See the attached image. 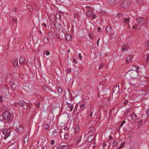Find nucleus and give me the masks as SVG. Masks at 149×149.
Here are the masks:
<instances>
[{
  "instance_id": "nucleus-52",
  "label": "nucleus",
  "mask_w": 149,
  "mask_h": 149,
  "mask_svg": "<svg viewBox=\"0 0 149 149\" xmlns=\"http://www.w3.org/2000/svg\"><path fill=\"white\" fill-rule=\"evenodd\" d=\"M78 56H79V59L80 60H81L82 58V57L81 56V53H79V54Z\"/></svg>"
},
{
  "instance_id": "nucleus-39",
  "label": "nucleus",
  "mask_w": 149,
  "mask_h": 149,
  "mask_svg": "<svg viewBox=\"0 0 149 149\" xmlns=\"http://www.w3.org/2000/svg\"><path fill=\"white\" fill-rule=\"evenodd\" d=\"M92 13V11L91 10H88L86 12V15L88 16H91Z\"/></svg>"
},
{
  "instance_id": "nucleus-47",
  "label": "nucleus",
  "mask_w": 149,
  "mask_h": 149,
  "mask_svg": "<svg viewBox=\"0 0 149 149\" xmlns=\"http://www.w3.org/2000/svg\"><path fill=\"white\" fill-rule=\"evenodd\" d=\"M13 22H16V23H17V18L16 17L13 18Z\"/></svg>"
},
{
  "instance_id": "nucleus-19",
  "label": "nucleus",
  "mask_w": 149,
  "mask_h": 149,
  "mask_svg": "<svg viewBox=\"0 0 149 149\" xmlns=\"http://www.w3.org/2000/svg\"><path fill=\"white\" fill-rule=\"evenodd\" d=\"M133 59V57L132 55H128L127 56L126 60L127 63L128 64L131 62L132 61V60Z\"/></svg>"
},
{
  "instance_id": "nucleus-13",
  "label": "nucleus",
  "mask_w": 149,
  "mask_h": 149,
  "mask_svg": "<svg viewBox=\"0 0 149 149\" xmlns=\"http://www.w3.org/2000/svg\"><path fill=\"white\" fill-rule=\"evenodd\" d=\"M132 109L131 108H128L124 112V115L127 117H129L131 116L130 112Z\"/></svg>"
},
{
  "instance_id": "nucleus-7",
  "label": "nucleus",
  "mask_w": 149,
  "mask_h": 149,
  "mask_svg": "<svg viewBox=\"0 0 149 149\" xmlns=\"http://www.w3.org/2000/svg\"><path fill=\"white\" fill-rule=\"evenodd\" d=\"M54 27L56 29L57 31H59L60 30L62 29L63 26L61 24L59 23H56L54 25Z\"/></svg>"
},
{
  "instance_id": "nucleus-29",
  "label": "nucleus",
  "mask_w": 149,
  "mask_h": 149,
  "mask_svg": "<svg viewBox=\"0 0 149 149\" xmlns=\"http://www.w3.org/2000/svg\"><path fill=\"white\" fill-rule=\"evenodd\" d=\"M43 41L46 44H48L49 43V40L47 37H45L43 38Z\"/></svg>"
},
{
  "instance_id": "nucleus-61",
  "label": "nucleus",
  "mask_w": 149,
  "mask_h": 149,
  "mask_svg": "<svg viewBox=\"0 0 149 149\" xmlns=\"http://www.w3.org/2000/svg\"><path fill=\"white\" fill-rule=\"evenodd\" d=\"M43 26L45 28L47 27V25L45 22H43L42 23Z\"/></svg>"
},
{
  "instance_id": "nucleus-20",
  "label": "nucleus",
  "mask_w": 149,
  "mask_h": 149,
  "mask_svg": "<svg viewBox=\"0 0 149 149\" xmlns=\"http://www.w3.org/2000/svg\"><path fill=\"white\" fill-rule=\"evenodd\" d=\"M118 0H107L108 4L109 5H113L116 3Z\"/></svg>"
},
{
  "instance_id": "nucleus-57",
  "label": "nucleus",
  "mask_w": 149,
  "mask_h": 149,
  "mask_svg": "<svg viewBox=\"0 0 149 149\" xmlns=\"http://www.w3.org/2000/svg\"><path fill=\"white\" fill-rule=\"evenodd\" d=\"M126 122H123L121 123V125H120V127H121Z\"/></svg>"
},
{
  "instance_id": "nucleus-35",
  "label": "nucleus",
  "mask_w": 149,
  "mask_h": 149,
  "mask_svg": "<svg viewBox=\"0 0 149 149\" xmlns=\"http://www.w3.org/2000/svg\"><path fill=\"white\" fill-rule=\"evenodd\" d=\"M40 102L39 101H36L35 103V105L37 107V109H39L40 107Z\"/></svg>"
},
{
  "instance_id": "nucleus-18",
  "label": "nucleus",
  "mask_w": 149,
  "mask_h": 149,
  "mask_svg": "<svg viewBox=\"0 0 149 149\" xmlns=\"http://www.w3.org/2000/svg\"><path fill=\"white\" fill-rule=\"evenodd\" d=\"M144 19L143 17H139L136 19V22L138 23L141 25L144 21Z\"/></svg>"
},
{
  "instance_id": "nucleus-58",
  "label": "nucleus",
  "mask_w": 149,
  "mask_h": 149,
  "mask_svg": "<svg viewBox=\"0 0 149 149\" xmlns=\"http://www.w3.org/2000/svg\"><path fill=\"white\" fill-rule=\"evenodd\" d=\"M73 61L76 64H77L78 62V61L76 60L75 58H73Z\"/></svg>"
},
{
  "instance_id": "nucleus-1",
  "label": "nucleus",
  "mask_w": 149,
  "mask_h": 149,
  "mask_svg": "<svg viewBox=\"0 0 149 149\" xmlns=\"http://www.w3.org/2000/svg\"><path fill=\"white\" fill-rule=\"evenodd\" d=\"M10 84L14 89L18 88L19 86L18 81L15 78H12L10 79Z\"/></svg>"
},
{
  "instance_id": "nucleus-9",
  "label": "nucleus",
  "mask_w": 149,
  "mask_h": 149,
  "mask_svg": "<svg viewBox=\"0 0 149 149\" xmlns=\"http://www.w3.org/2000/svg\"><path fill=\"white\" fill-rule=\"evenodd\" d=\"M3 134L4 135V139H5L10 136V132L9 130H4L3 131Z\"/></svg>"
},
{
  "instance_id": "nucleus-56",
  "label": "nucleus",
  "mask_w": 149,
  "mask_h": 149,
  "mask_svg": "<svg viewBox=\"0 0 149 149\" xmlns=\"http://www.w3.org/2000/svg\"><path fill=\"white\" fill-rule=\"evenodd\" d=\"M97 30L98 32H101L102 31L101 28L100 27L97 29Z\"/></svg>"
},
{
  "instance_id": "nucleus-41",
  "label": "nucleus",
  "mask_w": 149,
  "mask_h": 149,
  "mask_svg": "<svg viewBox=\"0 0 149 149\" xmlns=\"http://www.w3.org/2000/svg\"><path fill=\"white\" fill-rule=\"evenodd\" d=\"M88 36L90 38L92 39V38L93 37L94 35L93 33L92 32H90L88 33Z\"/></svg>"
},
{
  "instance_id": "nucleus-54",
  "label": "nucleus",
  "mask_w": 149,
  "mask_h": 149,
  "mask_svg": "<svg viewBox=\"0 0 149 149\" xmlns=\"http://www.w3.org/2000/svg\"><path fill=\"white\" fill-rule=\"evenodd\" d=\"M90 113L89 114V116H92V115H93V111H91V110H90Z\"/></svg>"
},
{
  "instance_id": "nucleus-43",
  "label": "nucleus",
  "mask_w": 149,
  "mask_h": 149,
  "mask_svg": "<svg viewBox=\"0 0 149 149\" xmlns=\"http://www.w3.org/2000/svg\"><path fill=\"white\" fill-rule=\"evenodd\" d=\"M145 45L146 47H147L149 48V40H147L145 42Z\"/></svg>"
},
{
  "instance_id": "nucleus-62",
  "label": "nucleus",
  "mask_w": 149,
  "mask_h": 149,
  "mask_svg": "<svg viewBox=\"0 0 149 149\" xmlns=\"http://www.w3.org/2000/svg\"><path fill=\"white\" fill-rule=\"evenodd\" d=\"M106 14L105 12H102L100 13V15H103L104 14Z\"/></svg>"
},
{
  "instance_id": "nucleus-51",
  "label": "nucleus",
  "mask_w": 149,
  "mask_h": 149,
  "mask_svg": "<svg viewBox=\"0 0 149 149\" xmlns=\"http://www.w3.org/2000/svg\"><path fill=\"white\" fill-rule=\"evenodd\" d=\"M92 18L93 19H95L97 18V17L96 15H95L94 14H93L92 15Z\"/></svg>"
},
{
  "instance_id": "nucleus-26",
  "label": "nucleus",
  "mask_w": 149,
  "mask_h": 149,
  "mask_svg": "<svg viewBox=\"0 0 149 149\" xmlns=\"http://www.w3.org/2000/svg\"><path fill=\"white\" fill-rule=\"evenodd\" d=\"M66 104L68 108H70V109L69 110V111H72L74 107L73 105L72 104L71 105V104L69 103L68 102L66 103Z\"/></svg>"
},
{
  "instance_id": "nucleus-60",
  "label": "nucleus",
  "mask_w": 149,
  "mask_h": 149,
  "mask_svg": "<svg viewBox=\"0 0 149 149\" xmlns=\"http://www.w3.org/2000/svg\"><path fill=\"white\" fill-rule=\"evenodd\" d=\"M102 65L101 64H100L99 65L98 68H99V69L100 70L101 69V68H102Z\"/></svg>"
},
{
  "instance_id": "nucleus-4",
  "label": "nucleus",
  "mask_w": 149,
  "mask_h": 149,
  "mask_svg": "<svg viewBox=\"0 0 149 149\" xmlns=\"http://www.w3.org/2000/svg\"><path fill=\"white\" fill-rule=\"evenodd\" d=\"M130 3V2L129 0H125L123 1L121 4V6L125 8H128Z\"/></svg>"
},
{
  "instance_id": "nucleus-38",
  "label": "nucleus",
  "mask_w": 149,
  "mask_h": 149,
  "mask_svg": "<svg viewBox=\"0 0 149 149\" xmlns=\"http://www.w3.org/2000/svg\"><path fill=\"white\" fill-rule=\"evenodd\" d=\"M94 130V127H90L88 130V132H92Z\"/></svg>"
},
{
  "instance_id": "nucleus-11",
  "label": "nucleus",
  "mask_w": 149,
  "mask_h": 149,
  "mask_svg": "<svg viewBox=\"0 0 149 149\" xmlns=\"http://www.w3.org/2000/svg\"><path fill=\"white\" fill-rule=\"evenodd\" d=\"M88 107L84 104L80 103L79 104V111L80 112L83 111L84 110L87 109Z\"/></svg>"
},
{
  "instance_id": "nucleus-40",
  "label": "nucleus",
  "mask_w": 149,
  "mask_h": 149,
  "mask_svg": "<svg viewBox=\"0 0 149 149\" xmlns=\"http://www.w3.org/2000/svg\"><path fill=\"white\" fill-rule=\"evenodd\" d=\"M74 130L75 132H78L79 130V126L77 125L75 126L74 127Z\"/></svg>"
},
{
  "instance_id": "nucleus-55",
  "label": "nucleus",
  "mask_w": 149,
  "mask_h": 149,
  "mask_svg": "<svg viewBox=\"0 0 149 149\" xmlns=\"http://www.w3.org/2000/svg\"><path fill=\"white\" fill-rule=\"evenodd\" d=\"M2 96L0 95V102H2L3 101V100L2 99Z\"/></svg>"
},
{
  "instance_id": "nucleus-27",
  "label": "nucleus",
  "mask_w": 149,
  "mask_h": 149,
  "mask_svg": "<svg viewBox=\"0 0 149 149\" xmlns=\"http://www.w3.org/2000/svg\"><path fill=\"white\" fill-rule=\"evenodd\" d=\"M118 16L120 20L124 19L125 18L124 17L125 16V14L120 13H118Z\"/></svg>"
},
{
  "instance_id": "nucleus-64",
  "label": "nucleus",
  "mask_w": 149,
  "mask_h": 149,
  "mask_svg": "<svg viewBox=\"0 0 149 149\" xmlns=\"http://www.w3.org/2000/svg\"><path fill=\"white\" fill-rule=\"evenodd\" d=\"M137 25H135L134 26H133V28L134 29H137Z\"/></svg>"
},
{
  "instance_id": "nucleus-16",
  "label": "nucleus",
  "mask_w": 149,
  "mask_h": 149,
  "mask_svg": "<svg viewBox=\"0 0 149 149\" xmlns=\"http://www.w3.org/2000/svg\"><path fill=\"white\" fill-rule=\"evenodd\" d=\"M131 119L133 121H135L138 120V117L136 114L134 113H132L130 116Z\"/></svg>"
},
{
  "instance_id": "nucleus-25",
  "label": "nucleus",
  "mask_w": 149,
  "mask_h": 149,
  "mask_svg": "<svg viewBox=\"0 0 149 149\" xmlns=\"http://www.w3.org/2000/svg\"><path fill=\"white\" fill-rule=\"evenodd\" d=\"M130 18L129 17L126 18H124V19H123L122 21L123 22L124 24H129L130 22Z\"/></svg>"
},
{
  "instance_id": "nucleus-63",
  "label": "nucleus",
  "mask_w": 149,
  "mask_h": 149,
  "mask_svg": "<svg viewBox=\"0 0 149 149\" xmlns=\"http://www.w3.org/2000/svg\"><path fill=\"white\" fill-rule=\"evenodd\" d=\"M133 68H135V69L136 70H137V69L139 68L136 65H134L133 66Z\"/></svg>"
},
{
  "instance_id": "nucleus-6",
  "label": "nucleus",
  "mask_w": 149,
  "mask_h": 149,
  "mask_svg": "<svg viewBox=\"0 0 149 149\" xmlns=\"http://www.w3.org/2000/svg\"><path fill=\"white\" fill-rule=\"evenodd\" d=\"M105 31L107 33L110 35H113L114 33L113 29L110 26H107L105 29Z\"/></svg>"
},
{
  "instance_id": "nucleus-24",
  "label": "nucleus",
  "mask_w": 149,
  "mask_h": 149,
  "mask_svg": "<svg viewBox=\"0 0 149 149\" xmlns=\"http://www.w3.org/2000/svg\"><path fill=\"white\" fill-rule=\"evenodd\" d=\"M129 47L128 44H124L122 47V50L126 51L128 50Z\"/></svg>"
},
{
  "instance_id": "nucleus-42",
  "label": "nucleus",
  "mask_w": 149,
  "mask_h": 149,
  "mask_svg": "<svg viewBox=\"0 0 149 149\" xmlns=\"http://www.w3.org/2000/svg\"><path fill=\"white\" fill-rule=\"evenodd\" d=\"M136 3L139 4H141L143 1V0H135Z\"/></svg>"
},
{
  "instance_id": "nucleus-33",
  "label": "nucleus",
  "mask_w": 149,
  "mask_h": 149,
  "mask_svg": "<svg viewBox=\"0 0 149 149\" xmlns=\"http://www.w3.org/2000/svg\"><path fill=\"white\" fill-rule=\"evenodd\" d=\"M56 88L57 89V91L58 93L61 94H62L63 91L62 89L59 87H57Z\"/></svg>"
},
{
  "instance_id": "nucleus-22",
  "label": "nucleus",
  "mask_w": 149,
  "mask_h": 149,
  "mask_svg": "<svg viewBox=\"0 0 149 149\" xmlns=\"http://www.w3.org/2000/svg\"><path fill=\"white\" fill-rule=\"evenodd\" d=\"M19 61L20 65L22 66L25 63V60L23 57H21L19 58Z\"/></svg>"
},
{
  "instance_id": "nucleus-44",
  "label": "nucleus",
  "mask_w": 149,
  "mask_h": 149,
  "mask_svg": "<svg viewBox=\"0 0 149 149\" xmlns=\"http://www.w3.org/2000/svg\"><path fill=\"white\" fill-rule=\"evenodd\" d=\"M44 127L45 129H48L49 128V126L47 124H45L44 125Z\"/></svg>"
},
{
  "instance_id": "nucleus-23",
  "label": "nucleus",
  "mask_w": 149,
  "mask_h": 149,
  "mask_svg": "<svg viewBox=\"0 0 149 149\" xmlns=\"http://www.w3.org/2000/svg\"><path fill=\"white\" fill-rule=\"evenodd\" d=\"M29 140V138L27 135H25L23 137V142L24 144H27Z\"/></svg>"
},
{
  "instance_id": "nucleus-46",
  "label": "nucleus",
  "mask_w": 149,
  "mask_h": 149,
  "mask_svg": "<svg viewBox=\"0 0 149 149\" xmlns=\"http://www.w3.org/2000/svg\"><path fill=\"white\" fill-rule=\"evenodd\" d=\"M143 122H138V127L139 128L143 125Z\"/></svg>"
},
{
  "instance_id": "nucleus-31",
  "label": "nucleus",
  "mask_w": 149,
  "mask_h": 149,
  "mask_svg": "<svg viewBox=\"0 0 149 149\" xmlns=\"http://www.w3.org/2000/svg\"><path fill=\"white\" fill-rule=\"evenodd\" d=\"M81 136L79 137L78 138H77L74 140L76 141V143L77 144L79 143L81 140Z\"/></svg>"
},
{
  "instance_id": "nucleus-21",
  "label": "nucleus",
  "mask_w": 149,
  "mask_h": 149,
  "mask_svg": "<svg viewBox=\"0 0 149 149\" xmlns=\"http://www.w3.org/2000/svg\"><path fill=\"white\" fill-rule=\"evenodd\" d=\"M27 103L24 100H21L18 103V104L20 107L24 106L26 105L27 106Z\"/></svg>"
},
{
  "instance_id": "nucleus-12",
  "label": "nucleus",
  "mask_w": 149,
  "mask_h": 149,
  "mask_svg": "<svg viewBox=\"0 0 149 149\" xmlns=\"http://www.w3.org/2000/svg\"><path fill=\"white\" fill-rule=\"evenodd\" d=\"M48 37L51 39H54L55 37H57L58 34L57 33H54L52 32H49L48 33Z\"/></svg>"
},
{
  "instance_id": "nucleus-48",
  "label": "nucleus",
  "mask_w": 149,
  "mask_h": 149,
  "mask_svg": "<svg viewBox=\"0 0 149 149\" xmlns=\"http://www.w3.org/2000/svg\"><path fill=\"white\" fill-rule=\"evenodd\" d=\"M67 73H69V74H70L71 72V69L70 68L67 69L66 70Z\"/></svg>"
},
{
  "instance_id": "nucleus-32",
  "label": "nucleus",
  "mask_w": 149,
  "mask_h": 149,
  "mask_svg": "<svg viewBox=\"0 0 149 149\" xmlns=\"http://www.w3.org/2000/svg\"><path fill=\"white\" fill-rule=\"evenodd\" d=\"M93 139V135H91L90 136H88V137L87 140L88 142H91L92 141Z\"/></svg>"
},
{
  "instance_id": "nucleus-14",
  "label": "nucleus",
  "mask_w": 149,
  "mask_h": 149,
  "mask_svg": "<svg viewBox=\"0 0 149 149\" xmlns=\"http://www.w3.org/2000/svg\"><path fill=\"white\" fill-rule=\"evenodd\" d=\"M65 39L67 41H70L72 39V37L71 34L67 33L65 35Z\"/></svg>"
},
{
  "instance_id": "nucleus-30",
  "label": "nucleus",
  "mask_w": 149,
  "mask_h": 149,
  "mask_svg": "<svg viewBox=\"0 0 149 149\" xmlns=\"http://www.w3.org/2000/svg\"><path fill=\"white\" fill-rule=\"evenodd\" d=\"M89 100V99H88ZM90 101L89 100H88L87 99H85L83 100V104H84L85 105H86L87 107L88 106L89 104L90 103Z\"/></svg>"
},
{
  "instance_id": "nucleus-53",
  "label": "nucleus",
  "mask_w": 149,
  "mask_h": 149,
  "mask_svg": "<svg viewBox=\"0 0 149 149\" xmlns=\"http://www.w3.org/2000/svg\"><path fill=\"white\" fill-rule=\"evenodd\" d=\"M49 54L50 52L48 51H47L45 52V54L47 56L49 55Z\"/></svg>"
},
{
  "instance_id": "nucleus-15",
  "label": "nucleus",
  "mask_w": 149,
  "mask_h": 149,
  "mask_svg": "<svg viewBox=\"0 0 149 149\" xmlns=\"http://www.w3.org/2000/svg\"><path fill=\"white\" fill-rule=\"evenodd\" d=\"M42 89L43 91L46 93H49L51 91V89L46 86H44L42 87Z\"/></svg>"
},
{
  "instance_id": "nucleus-3",
  "label": "nucleus",
  "mask_w": 149,
  "mask_h": 149,
  "mask_svg": "<svg viewBox=\"0 0 149 149\" xmlns=\"http://www.w3.org/2000/svg\"><path fill=\"white\" fill-rule=\"evenodd\" d=\"M2 118L4 120H9L13 118V116L8 111H6L3 113Z\"/></svg>"
},
{
  "instance_id": "nucleus-37",
  "label": "nucleus",
  "mask_w": 149,
  "mask_h": 149,
  "mask_svg": "<svg viewBox=\"0 0 149 149\" xmlns=\"http://www.w3.org/2000/svg\"><path fill=\"white\" fill-rule=\"evenodd\" d=\"M58 133L55 130H53L52 131V135L54 136H55L57 135Z\"/></svg>"
},
{
  "instance_id": "nucleus-34",
  "label": "nucleus",
  "mask_w": 149,
  "mask_h": 149,
  "mask_svg": "<svg viewBox=\"0 0 149 149\" xmlns=\"http://www.w3.org/2000/svg\"><path fill=\"white\" fill-rule=\"evenodd\" d=\"M74 17L75 19H76L78 20H79L80 19V16L78 14L75 13L74 15Z\"/></svg>"
},
{
  "instance_id": "nucleus-8",
  "label": "nucleus",
  "mask_w": 149,
  "mask_h": 149,
  "mask_svg": "<svg viewBox=\"0 0 149 149\" xmlns=\"http://www.w3.org/2000/svg\"><path fill=\"white\" fill-rule=\"evenodd\" d=\"M113 93H115L116 94L118 95L120 94V88L119 85L114 86L113 89Z\"/></svg>"
},
{
  "instance_id": "nucleus-59",
  "label": "nucleus",
  "mask_w": 149,
  "mask_h": 149,
  "mask_svg": "<svg viewBox=\"0 0 149 149\" xmlns=\"http://www.w3.org/2000/svg\"><path fill=\"white\" fill-rule=\"evenodd\" d=\"M124 145H125V143L124 142L121 143V146L120 147V148H121L123 147V146H124Z\"/></svg>"
},
{
  "instance_id": "nucleus-17",
  "label": "nucleus",
  "mask_w": 149,
  "mask_h": 149,
  "mask_svg": "<svg viewBox=\"0 0 149 149\" xmlns=\"http://www.w3.org/2000/svg\"><path fill=\"white\" fill-rule=\"evenodd\" d=\"M70 147L69 145H66L63 143L61 146H59L57 149H67Z\"/></svg>"
},
{
  "instance_id": "nucleus-2",
  "label": "nucleus",
  "mask_w": 149,
  "mask_h": 149,
  "mask_svg": "<svg viewBox=\"0 0 149 149\" xmlns=\"http://www.w3.org/2000/svg\"><path fill=\"white\" fill-rule=\"evenodd\" d=\"M138 74L136 70H131L126 73L125 75L127 76L128 75H129L132 79H134L138 77Z\"/></svg>"
},
{
  "instance_id": "nucleus-36",
  "label": "nucleus",
  "mask_w": 149,
  "mask_h": 149,
  "mask_svg": "<svg viewBox=\"0 0 149 149\" xmlns=\"http://www.w3.org/2000/svg\"><path fill=\"white\" fill-rule=\"evenodd\" d=\"M65 131V130H62L61 131V133L60 135V137L61 139H62L63 138H64V136H65V133L63 132V131Z\"/></svg>"
},
{
  "instance_id": "nucleus-28",
  "label": "nucleus",
  "mask_w": 149,
  "mask_h": 149,
  "mask_svg": "<svg viewBox=\"0 0 149 149\" xmlns=\"http://www.w3.org/2000/svg\"><path fill=\"white\" fill-rule=\"evenodd\" d=\"M141 25L146 27L148 26L149 25V22L144 19V21Z\"/></svg>"
},
{
  "instance_id": "nucleus-49",
  "label": "nucleus",
  "mask_w": 149,
  "mask_h": 149,
  "mask_svg": "<svg viewBox=\"0 0 149 149\" xmlns=\"http://www.w3.org/2000/svg\"><path fill=\"white\" fill-rule=\"evenodd\" d=\"M65 136L64 137V138L65 139H68L69 137V135L67 134H65Z\"/></svg>"
},
{
  "instance_id": "nucleus-5",
  "label": "nucleus",
  "mask_w": 149,
  "mask_h": 149,
  "mask_svg": "<svg viewBox=\"0 0 149 149\" xmlns=\"http://www.w3.org/2000/svg\"><path fill=\"white\" fill-rule=\"evenodd\" d=\"M24 130L23 127L20 125L19 124H16V131L18 133H22Z\"/></svg>"
},
{
  "instance_id": "nucleus-50",
  "label": "nucleus",
  "mask_w": 149,
  "mask_h": 149,
  "mask_svg": "<svg viewBox=\"0 0 149 149\" xmlns=\"http://www.w3.org/2000/svg\"><path fill=\"white\" fill-rule=\"evenodd\" d=\"M146 113L148 116H149V108L146 110Z\"/></svg>"
},
{
  "instance_id": "nucleus-10",
  "label": "nucleus",
  "mask_w": 149,
  "mask_h": 149,
  "mask_svg": "<svg viewBox=\"0 0 149 149\" xmlns=\"http://www.w3.org/2000/svg\"><path fill=\"white\" fill-rule=\"evenodd\" d=\"M12 62L13 65L15 68H17L19 67L18 64V59L17 58H14L13 59Z\"/></svg>"
},
{
  "instance_id": "nucleus-45",
  "label": "nucleus",
  "mask_w": 149,
  "mask_h": 149,
  "mask_svg": "<svg viewBox=\"0 0 149 149\" xmlns=\"http://www.w3.org/2000/svg\"><path fill=\"white\" fill-rule=\"evenodd\" d=\"M146 60L147 62H148L149 61V53L146 54Z\"/></svg>"
}]
</instances>
